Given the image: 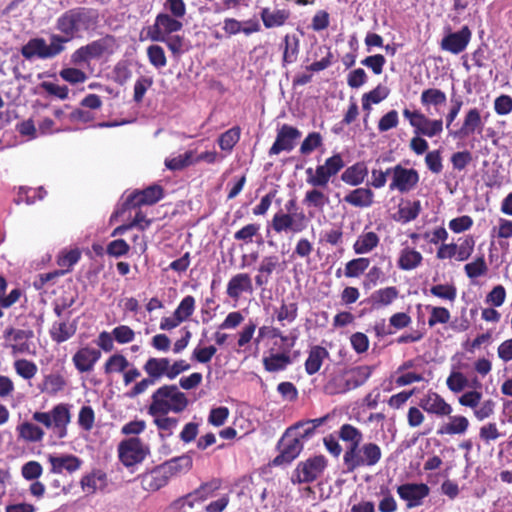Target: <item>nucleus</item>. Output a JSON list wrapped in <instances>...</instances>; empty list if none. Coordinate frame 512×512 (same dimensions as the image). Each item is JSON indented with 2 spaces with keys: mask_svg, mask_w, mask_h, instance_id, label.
<instances>
[{
  "mask_svg": "<svg viewBox=\"0 0 512 512\" xmlns=\"http://www.w3.org/2000/svg\"><path fill=\"white\" fill-rule=\"evenodd\" d=\"M100 13L91 7L78 6L66 10L55 23V28L65 39V43L81 38L84 33H94L99 27Z\"/></svg>",
  "mask_w": 512,
  "mask_h": 512,
  "instance_id": "nucleus-1",
  "label": "nucleus"
},
{
  "mask_svg": "<svg viewBox=\"0 0 512 512\" xmlns=\"http://www.w3.org/2000/svg\"><path fill=\"white\" fill-rule=\"evenodd\" d=\"M188 404V398L179 390L178 386L163 385L152 393L147 413L150 416L168 415L170 412L181 413Z\"/></svg>",
  "mask_w": 512,
  "mask_h": 512,
  "instance_id": "nucleus-2",
  "label": "nucleus"
},
{
  "mask_svg": "<svg viewBox=\"0 0 512 512\" xmlns=\"http://www.w3.org/2000/svg\"><path fill=\"white\" fill-rule=\"evenodd\" d=\"M65 39L60 34H52L48 44L44 38H31L21 47V55L26 60L52 59L62 53L65 49Z\"/></svg>",
  "mask_w": 512,
  "mask_h": 512,
  "instance_id": "nucleus-3",
  "label": "nucleus"
},
{
  "mask_svg": "<svg viewBox=\"0 0 512 512\" xmlns=\"http://www.w3.org/2000/svg\"><path fill=\"white\" fill-rule=\"evenodd\" d=\"M32 419L52 430L57 439H63L68 434L67 427L71 421L70 408L68 404L59 403L48 412H34Z\"/></svg>",
  "mask_w": 512,
  "mask_h": 512,
  "instance_id": "nucleus-4",
  "label": "nucleus"
},
{
  "mask_svg": "<svg viewBox=\"0 0 512 512\" xmlns=\"http://www.w3.org/2000/svg\"><path fill=\"white\" fill-rule=\"evenodd\" d=\"M382 456L380 447L372 442L363 445L348 446L344 455L343 462L347 472H353L359 467L374 466Z\"/></svg>",
  "mask_w": 512,
  "mask_h": 512,
  "instance_id": "nucleus-5",
  "label": "nucleus"
},
{
  "mask_svg": "<svg viewBox=\"0 0 512 512\" xmlns=\"http://www.w3.org/2000/svg\"><path fill=\"white\" fill-rule=\"evenodd\" d=\"M327 466V460L323 455L308 458L298 463L294 470L291 481L295 484L311 483L315 481Z\"/></svg>",
  "mask_w": 512,
  "mask_h": 512,
  "instance_id": "nucleus-6",
  "label": "nucleus"
},
{
  "mask_svg": "<svg viewBox=\"0 0 512 512\" xmlns=\"http://www.w3.org/2000/svg\"><path fill=\"white\" fill-rule=\"evenodd\" d=\"M277 447L279 454L273 459V465H288L298 457L303 449V443L300 437L293 433V429H288L279 440Z\"/></svg>",
  "mask_w": 512,
  "mask_h": 512,
  "instance_id": "nucleus-7",
  "label": "nucleus"
},
{
  "mask_svg": "<svg viewBox=\"0 0 512 512\" xmlns=\"http://www.w3.org/2000/svg\"><path fill=\"white\" fill-rule=\"evenodd\" d=\"M149 448L138 437L123 440L118 446L119 458L126 467L141 463L149 454Z\"/></svg>",
  "mask_w": 512,
  "mask_h": 512,
  "instance_id": "nucleus-8",
  "label": "nucleus"
},
{
  "mask_svg": "<svg viewBox=\"0 0 512 512\" xmlns=\"http://www.w3.org/2000/svg\"><path fill=\"white\" fill-rule=\"evenodd\" d=\"M419 182V173L413 168H405L398 164L391 167L390 191H398L402 194L413 190Z\"/></svg>",
  "mask_w": 512,
  "mask_h": 512,
  "instance_id": "nucleus-9",
  "label": "nucleus"
},
{
  "mask_svg": "<svg viewBox=\"0 0 512 512\" xmlns=\"http://www.w3.org/2000/svg\"><path fill=\"white\" fill-rule=\"evenodd\" d=\"M308 219L304 212L284 213L282 211L274 214L272 228L277 233L293 232L300 233L307 228Z\"/></svg>",
  "mask_w": 512,
  "mask_h": 512,
  "instance_id": "nucleus-10",
  "label": "nucleus"
},
{
  "mask_svg": "<svg viewBox=\"0 0 512 512\" xmlns=\"http://www.w3.org/2000/svg\"><path fill=\"white\" fill-rule=\"evenodd\" d=\"M164 197L162 186L153 184L143 190L133 191L123 203V210L153 205Z\"/></svg>",
  "mask_w": 512,
  "mask_h": 512,
  "instance_id": "nucleus-11",
  "label": "nucleus"
},
{
  "mask_svg": "<svg viewBox=\"0 0 512 512\" xmlns=\"http://www.w3.org/2000/svg\"><path fill=\"white\" fill-rule=\"evenodd\" d=\"M300 137L301 131L298 128L283 124L277 131L276 139L270 147L268 155H278L282 151L291 152Z\"/></svg>",
  "mask_w": 512,
  "mask_h": 512,
  "instance_id": "nucleus-12",
  "label": "nucleus"
},
{
  "mask_svg": "<svg viewBox=\"0 0 512 512\" xmlns=\"http://www.w3.org/2000/svg\"><path fill=\"white\" fill-rule=\"evenodd\" d=\"M167 13H159L154 24L148 30V37L153 40H164V36H168L182 29L183 24Z\"/></svg>",
  "mask_w": 512,
  "mask_h": 512,
  "instance_id": "nucleus-13",
  "label": "nucleus"
},
{
  "mask_svg": "<svg viewBox=\"0 0 512 512\" xmlns=\"http://www.w3.org/2000/svg\"><path fill=\"white\" fill-rule=\"evenodd\" d=\"M429 493L430 488L425 483H405L397 487V494L406 502L408 509L422 505Z\"/></svg>",
  "mask_w": 512,
  "mask_h": 512,
  "instance_id": "nucleus-14",
  "label": "nucleus"
},
{
  "mask_svg": "<svg viewBox=\"0 0 512 512\" xmlns=\"http://www.w3.org/2000/svg\"><path fill=\"white\" fill-rule=\"evenodd\" d=\"M471 37L472 32L469 27L463 26L459 31L446 33L441 40L440 47L444 51L457 55L467 48Z\"/></svg>",
  "mask_w": 512,
  "mask_h": 512,
  "instance_id": "nucleus-15",
  "label": "nucleus"
},
{
  "mask_svg": "<svg viewBox=\"0 0 512 512\" xmlns=\"http://www.w3.org/2000/svg\"><path fill=\"white\" fill-rule=\"evenodd\" d=\"M419 407L429 414L438 417L449 416L452 413V407L442 396L433 391H428L420 400Z\"/></svg>",
  "mask_w": 512,
  "mask_h": 512,
  "instance_id": "nucleus-16",
  "label": "nucleus"
},
{
  "mask_svg": "<svg viewBox=\"0 0 512 512\" xmlns=\"http://www.w3.org/2000/svg\"><path fill=\"white\" fill-rule=\"evenodd\" d=\"M101 350L85 346L80 348L72 357L73 364L78 372L85 373L94 369L101 358Z\"/></svg>",
  "mask_w": 512,
  "mask_h": 512,
  "instance_id": "nucleus-17",
  "label": "nucleus"
},
{
  "mask_svg": "<svg viewBox=\"0 0 512 512\" xmlns=\"http://www.w3.org/2000/svg\"><path fill=\"white\" fill-rule=\"evenodd\" d=\"M483 126L480 111L477 108H472L465 114L461 128L455 132L450 131L449 134L454 138H466L476 132L480 134Z\"/></svg>",
  "mask_w": 512,
  "mask_h": 512,
  "instance_id": "nucleus-18",
  "label": "nucleus"
},
{
  "mask_svg": "<svg viewBox=\"0 0 512 512\" xmlns=\"http://www.w3.org/2000/svg\"><path fill=\"white\" fill-rule=\"evenodd\" d=\"M48 461L51 464V469L47 476L54 474H61L64 470L73 473L80 469L82 460L72 454H63L59 456L49 455Z\"/></svg>",
  "mask_w": 512,
  "mask_h": 512,
  "instance_id": "nucleus-19",
  "label": "nucleus"
},
{
  "mask_svg": "<svg viewBox=\"0 0 512 512\" xmlns=\"http://www.w3.org/2000/svg\"><path fill=\"white\" fill-rule=\"evenodd\" d=\"M80 486L86 495H93L98 491H104L108 486L107 474L101 469H93L82 476Z\"/></svg>",
  "mask_w": 512,
  "mask_h": 512,
  "instance_id": "nucleus-20",
  "label": "nucleus"
},
{
  "mask_svg": "<svg viewBox=\"0 0 512 512\" xmlns=\"http://www.w3.org/2000/svg\"><path fill=\"white\" fill-rule=\"evenodd\" d=\"M71 314L72 311H68L66 318H61V321L53 322L49 329L51 339L57 344L69 340L76 333L77 326L75 321L69 322Z\"/></svg>",
  "mask_w": 512,
  "mask_h": 512,
  "instance_id": "nucleus-21",
  "label": "nucleus"
},
{
  "mask_svg": "<svg viewBox=\"0 0 512 512\" xmlns=\"http://www.w3.org/2000/svg\"><path fill=\"white\" fill-rule=\"evenodd\" d=\"M169 479L167 472L164 471L161 465L140 476L141 486L148 492H155L166 486Z\"/></svg>",
  "mask_w": 512,
  "mask_h": 512,
  "instance_id": "nucleus-22",
  "label": "nucleus"
},
{
  "mask_svg": "<svg viewBox=\"0 0 512 512\" xmlns=\"http://www.w3.org/2000/svg\"><path fill=\"white\" fill-rule=\"evenodd\" d=\"M253 291L252 280L247 273H238L228 281L226 293L233 299L238 300L242 293H251Z\"/></svg>",
  "mask_w": 512,
  "mask_h": 512,
  "instance_id": "nucleus-23",
  "label": "nucleus"
},
{
  "mask_svg": "<svg viewBox=\"0 0 512 512\" xmlns=\"http://www.w3.org/2000/svg\"><path fill=\"white\" fill-rule=\"evenodd\" d=\"M144 372L158 383L163 377L168 378L169 375V358L166 357H150L143 365Z\"/></svg>",
  "mask_w": 512,
  "mask_h": 512,
  "instance_id": "nucleus-24",
  "label": "nucleus"
},
{
  "mask_svg": "<svg viewBox=\"0 0 512 512\" xmlns=\"http://www.w3.org/2000/svg\"><path fill=\"white\" fill-rule=\"evenodd\" d=\"M349 386L345 369H338L331 373L324 384V392L327 395H338L349 392Z\"/></svg>",
  "mask_w": 512,
  "mask_h": 512,
  "instance_id": "nucleus-25",
  "label": "nucleus"
},
{
  "mask_svg": "<svg viewBox=\"0 0 512 512\" xmlns=\"http://www.w3.org/2000/svg\"><path fill=\"white\" fill-rule=\"evenodd\" d=\"M349 390H354L364 385L367 380L371 377L374 366L370 365H358L351 368H344Z\"/></svg>",
  "mask_w": 512,
  "mask_h": 512,
  "instance_id": "nucleus-26",
  "label": "nucleus"
},
{
  "mask_svg": "<svg viewBox=\"0 0 512 512\" xmlns=\"http://www.w3.org/2000/svg\"><path fill=\"white\" fill-rule=\"evenodd\" d=\"M260 17L264 27L271 29L284 26L290 18V11L286 9L271 10L265 7L261 9Z\"/></svg>",
  "mask_w": 512,
  "mask_h": 512,
  "instance_id": "nucleus-27",
  "label": "nucleus"
},
{
  "mask_svg": "<svg viewBox=\"0 0 512 512\" xmlns=\"http://www.w3.org/2000/svg\"><path fill=\"white\" fill-rule=\"evenodd\" d=\"M283 49L282 67H287L297 61L300 52V40L296 35L286 34L281 43Z\"/></svg>",
  "mask_w": 512,
  "mask_h": 512,
  "instance_id": "nucleus-28",
  "label": "nucleus"
},
{
  "mask_svg": "<svg viewBox=\"0 0 512 512\" xmlns=\"http://www.w3.org/2000/svg\"><path fill=\"white\" fill-rule=\"evenodd\" d=\"M327 358H329V352L326 348L319 345L311 347L304 364L305 372L310 376L316 374Z\"/></svg>",
  "mask_w": 512,
  "mask_h": 512,
  "instance_id": "nucleus-29",
  "label": "nucleus"
},
{
  "mask_svg": "<svg viewBox=\"0 0 512 512\" xmlns=\"http://www.w3.org/2000/svg\"><path fill=\"white\" fill-rule=\"evenodd\" d=\"M368 175V168L364 162H357L345 169L341 174V180L351 186H358Z\"/></svg>",
  "mask_w": 512,
  "mask_h": 512,
  "instance_id": "nucleus-30",
  "label": "nucleus"
},
{
  "mask_svg": "<svg viewBox=\"0 0 512 512\" xmlns=\"http://www.w3.org/2000/svg\"><path fill=\"white\" fill-rule=\"evenodd\" d=\"M374 193L370 188H357L345 195L344 202L359 208L370 207L374 202Z\"/></svg>",
  "mask_w": 512,
  "mask_h": 512,
  "instance_id": "nucleus-31",
  "label": "nucleus"
},
{
  "mask_svg": "<svg viewBox=\"0 0 512 512\" xmlns=\"http://www.w3.org/2000/svg\"><path fill=\"white\" fill-rule=\"evenodd\" d=\"M398 295V289L394 286H389L374 291L369 297V302L373 308L379 309L390 305L397 299Z\"/></svg>",
  "mask_w": 512,
  "mask_h": 512,
  "instance_id": "nucleus-32",
  "label": "nucleus"
},
{
  "mask_svg": "<svg viewBox=\"0 0 512 512\" xmlns=\"http://www.w3.org/2000/svg\"><path fill=\"white\" fill-rule=\"evenodd\" d=\"M192 463V457L188 454H183L181 456L174 457L160 465L162 466L164 471L167 472L168 477L171 478L172 476H175L178 473L187 472L188 470H190L192 467Z\"/></svg>",
  "mask_w": 512,
  "mask_h": 512,
  "instance_id": "nucleus-33",
  "label": "nucleus"
},
{
  "mask_svg": "<svg viewBox=\"0 0 512 512\" xmlns=\"http://www.w3.org/2000/svg\"><path fill=\"white\" fill-rule=\"evenodd\" d=\"M469 421L465 416H450L449 422L441 425L438 430V435H455L463 434L467 431Z\"/></svg>",
  "mask_w": 512,
  "mask_h": 512,
  "instance_id": "nucleus-34",
  "label": "nucleus"
},
{
  "mask_svg": "<svg viewBox=\"0 0 512 512\" xmlns=\"http://www.w3.org/2000/svg\"><path fill=\"white\" fill-rule=\"evenodd\" d=\"M379 241V236L375 232H363L353 244V250L358 255L367 254L378 246Z\"/></svg>",
  "mask_w": 512,
  "mask_h": 512,
  "instance_id": "nucleus-35",
  "label": "nucleus"
},
{
  "mask_svg": "<svg viewBox=\"0 0 512 512\" xmlns=\"http://www.w3.org/2000/svg\"><path fill=\"white\" fill-rule=\"evenodd\" d=\"M291 363L292 359L288 353H272L263 358V366L268 372L284 371Z\"/></svg>",
  "mask_w": 512,
  "mask_h": 512,
  "instance_id": "nucleus-36",
  "label": "nucleus"
},
{
  "mask_svg": "<svg viewBox=\"0 0 512 512\" xmlns=\"http://www.w3.org/2000/svg\"><path fill=\"white\" fill-rule=\"evenodd\" d=\"M16 430L19 438L30 443L42 441L45 435L42 428L28 421L19 424Z\"/></svg>",
  "mask_w": 512,
  "mask_h": 512,
  "instance_id": "nucleus-37",
  "label": "nucleus"
},
{
  "mask_svg": "<svg viewBox=\"0 0 512 512\" xmlns=\"http://www.w3.org/2000/svg\"><path fill=\"white\" fill-rule=\"evenodd\" d=\"M421 211V203L419 200L406 201L399 205L397 217L395 219L403 224L415 220Z\"/></svg>",
  "mask_w": 512,
  "mask_h": 512,
  "instance_id": "nucleus-38",
  "label": "nucleus"
},
{
  "mask_svg": "<svg viewBox=\"0 0 512 512\" xmlns=\"http://www.w3.org/2000/svg\"><path fill=\"white\" fill-rule=\"evenodd\" d=\"M422 260L423 257L420 252L406 247L400 252L398 267L405 271L413 270L421 264Z\"/></svg>",
  "mask_w": 512,
  "mask_h": 512,
  "instance_id": "nucleus-39",
  "label": "nucleus"
},
{
  "mask_svg": "<svg viewBox=\"0 0 512 512\" xmlns=\"http://www.w3.org/2000/svg\"><path fill=\"white\" fill-rule=\"evenodd\" d=\"M114 42L115 39L112 35H106L85 45L90 59L102 57L113 46Z\"/></svg>",
  "mask_w": 512,
  "mask_h": 512,
  "instance_id": "nucleus-40",
  "label": "nucleus"
},
{
  "mask_svg": "<svg viewBox=\"0 0 512 512\" xmlns=\"http://www.w3.org/2000/svg\"><path fill=\"white\" fill-rule=\"evenodd\" d=\"M446 94L437 88H428L422 91L420 102L429 111L431 106L437 107L446 103Z\"/></svg>",
  "mask_w": 512,
  "mask_h": 512,
  "instance_id": "nucleus-41",
  "label": "nucleus"
},
{
  "mask_svg": "<svg viewBox=\"0 0 512 512\" xmlns=\"http://www.w3.org/2000/svg\"><path fill=\"white\" fill-rule=\"evenodd\" d=\"M66 381L60 374H48L44 377L38 388L41 392L55 395L64 389Z\"/></svg>",
  "mask_w": 512,
  "mask_h": 512,
  "instance_id": "nucleus-42",
  "label": "nucleus"
},
{
  "mask_svg": "<svg viewBox=\"0 0 512 512\" xmlns=\"http://www.w3.org/2000/svg\"><path fill=\"white\" fill-rule=\"evenodd\" d=\"M369 265V258L360 257L352 259L346 263L344 275L348 278H357L369 268Z\"/></svg>",
  "mask_w": 512,
  "mask_h": 512,
  "instance_id": "nucleus-43",
  "label": "nucleus"
},
{
  "mask_svg": "<svg viewBox=\"0 0 512 512\" xmlns=\"http://www.w3.org/2000/svg\"><path fill=\"white\" fill-rule=\"evenodd\" d=\"M47 192L43 187L31 188V187H20L18 192L17 203L24 202L28 205L34 204L37 200H42L46 196Z\"/></svg>",
  "mask_w": 512,
  "mask_h": 512,
  "instance_id": "nucleus-44",
  "label": "nucleus"
},
{
  "mask_svg": "<svg viewBox=\"0 0 512 512\" xmlns=\"http://www.w3.org/2000/svg\"><path fill=\"white\" fill-rule=\"evenodd\" d=\"M276 319L285 326V322L293 323L298 316V305L295 302L286 304L284 301L281 306L275 311Z\"/></svg>",
  "mask_w": 512,
  "mask_h": 512,
  "instance_id": "nucleus-45",
  "label": "nucleus"
},
{
  "mask_svg": "<svg viewBox=\"0 0 512 512\" xmlns=\"http://www.w3.org/2000/svg\"><path fill=\"white\" fill-rule=\"evenodd\" d=\"M339 438L349 443V446L361 444L363 435L361 431L351 424H343L339 430Z\"/></svg>",
  "mask_w": 512,
  "mask_h": 512,
  "instance_id": "nucleus-46",
  "label": "nucleus"
},
{
  "mask_svg": "<svg viewBox=\"0 0 512 512\" xmlns=\"http://www.w3.org/2000/svg\"><path fill=\"white\" fill-rule=\"evenodd\" d=\"M240 139V128L232 127L222 133L218 138V144L223 151L230 152Z\"/></svg>",
  "mask_w": 512,
  "mask_h": 512,
  "instance_id": "nucleus-47",
  "label": "nucleus"
},
{
  "mask_svg": "<svg viewBox=\"0 0 512 512\" xmlns=\"http://www.w3.org/2000/svg\"><path fill=\"white\" fill-rule=\"evenodd\" d=\"M303 203L308 207L323 209L329 203V198L322 191L311 189L306 192Z\"/></svg>",
  "mask_w": 512,
  "mask_h": 512,
  "instance_id": "nucleus-48",
  "label": "nucleus"
},
{
  "mask_svg": "<svg viewBox=\"0 0 512 512\" xmlns=\"http://www.w3.org/2000/svg\"><path fill=\"white\" fill-rule=\"evenodd\" d=\"M129 365L130 363L128 362L125 356L116 353L110 356L106 363L104 364V372L106 374H111L114 372H124Z\"/></svg>",
  "mask_w": 512,
  "mask_h": 512,
  "instance_id": "nucleus-49",
  "label": "nucleus"
},
{
  "mask_svg": "<svg viewBox=\"0 0 512 512\" xmlns=\"http://www.w3.org/2000/svg\"><path fill=\"white\" fill-rule=\"evenodd\" d=\"M77 295H62L55 299L52 303L53 311L58 318H66L68 309H70L76 302Z\"/></svg>",
  "mask_w": 512,
  "mask_h": 512,
  "instance_id": "nucleus-50",
  "label": "nucleus"
},
{
  "mask_svg": "<svg viewBox=\"0 0 512 512\" xmlns=\"http://www.w3.org/2000/svg\"><path fill=\"white\" fill-rule=\"evenodd\" d=\"M14 369L16 373L25 380L32 379L38 371L37 365L27 359L16 360L14 362Z\"/></svg>",
  "mask_w": 512,
  "mask_h": 512,
  "instance_id": "nucleus-51",
  "label": "nucleus"
},
{
  "mask_svg": "<svg viewBox=\"0 0 512 512\" xmlns=\"http://www.w3.org/2000/svg\"><path fill=\"white\" fill-rule=\"evenodd\" d=\"M322 145L323 138L321 134L319 132H311L303 140L299 151L303 155H309Z\"/></svg>",
  "mask_w": 512,
  "mask_h": 512,
  "instance_id": "nucleus-52",
  "label": "nucleus"
},
{
  "mask_svg": "<svg viewBox=\"0 0 512 512\" xmlns=\"http://www.w3.org/2000/svg\"><path fill=\"white\" fill-rule=\"evenodd\" d=\"M194 310L195 299L193 296L187 295L181 300L174 313L183 322L193 314Z\"/></svg>",
  "mask_w": 512,
  "mask_h": 512,
  "instance_id": "nucleus-53",
  "label": "nucleus"
},
{
  "mask_svg": "<svg viewBox=\"0 0 512 512\" xmlns=\"http://www.w3.org/2000/svg\"><path fill=\"white\" fill-rule=\"evenodd\" d=\"M426 309L431 312L428 319V325L434 327L436 324H445L450 320V312L445 307H434L427 305Z\"/></svg>",
  "mask_w": 512,
  "mask_h": 512,
  "instance_id": "nucleus-54",
  "label": "nucleus"
},
{
  "mask_svg": "<svg viewBox=\"0 0 512 512\" xmlns=\"http://www.w3.org/2000/svg\"><path fill=\"white\" fill-rule=\"evenodd\" d=\"M446 385L452 392L459 393L468 386V380L462 372L452 371L446 380Z\"/></svg>",
  "mask_w": 512,
  "mask_h": 512,
  "instance_id": "nucleus-55",
  "label": "nucleus"
},
{
  "mask_svg": "<svg viewBox=\"0 0 512 512\" xmlns=\"http://www.w3.org/2000/svg\"><path fill=\"white\" fill-rule=\"evenodd\" d=\"M194 164L193 153L191 151L185 152L178 157L166 159L165 166L172 171L181 170L189 165Z\"/></svg>",
  "mask_w": 512,
  "mask_h": 512,
  "instance_id": "nucleus-56",
  "label": "nucleus"
},
{
  "mask_svg": "<svg viewBox=\"0 0 512 512\" xmlns=\"http://www.w3.org/2000/svg\"><path fill=\"white\" fill-rule=\"evenodd\" d=\"M43 473L42 465L35 460L24 463L21 467V475L27 481L37 480Z\"/></svg>",
  "mask_w": 512,
  "mask_h": 512,
  "instance_id": "nucleus-57",
  "label": "nucleus"
},
{
  "mask_svg": "<svg viewBox=\"0 0 512 512\" xmlns=\"http://www.w3.org/2000/svg\"><path fill=\"white\" fill-rule=\"evenodd\" d=\"M260 225L257 223H250L242 227L234 233V239L243 241L245 244L251 243L253 238L259 235Z\"/></svg>",
  "mask_w": 512,
  "mask_h": 512,
  "instance_id": "nucleus-58",
  "label": "nucleus"
},
{
  "mask_svg": "<svg viewBox=\"0 0 512 512\" xmlns=\"http://www.w3.org/2000/svg\"><path fill=\"white\" fill-rule=\"evenodd\" d=\"M147 56L155 68H163L167 64L164 49L159 45H151L147 48Z\"/></svg>",
  "mask_w": 512,
  "mask_h": 512,
  "instance_id": "nucleus-59",
  "label": "nucleus"
},
{
  "mask_svg": "<svg viewBox=\"0 0 512 512\" xmlns=\"http://www.w3.org/2000/svg\"><path fill=\"white\" fill-rule=\"evenodd\" d=\"M466 275L471 278H477L487 273L488 267L483 256L478 257L475 261L467 263L464 267Z\"/></svg>",
  "mask_w": 512,
  "mask_h": 512,
  "instance_id": "nucleus-60",
  "label": "nucleus"
},
{
  "mask_svg": "<svg viewBox=\"0 0 512 512\" xmlns=\"http://www.w3.org/2000/svg\"><path fill=\"white\" fill-rule=\"evenodd\" d=\"M153 422L160 431L167 432L166 436H171L174 429L178 425V419L175 417H169L167 415H156L152 416Z\"/></svg>",
  "mask_w": 512,
  "mask_h": 512,
  "instance_id": "nucleus-61",
  "label": "nucleus"
},
{
  "mask_svg": "<svg viewBox=\"0 0 512 512\" xmlns=\"http://www.w3.org/2000/svg\"><path fill=\"white\" fill-rule=\"evenodd\" d=\"M95 421V413L91 406H82L78 414V424L85 430L90 431Z\"/></svg>",
  "mask_w": 512,
  "mask_h": 512,
  "instance_id": "nucleus-62",
  "label": "nucleus"
},
{
  "mask_svg": "<svg viewBox=\"0 0 512 512\" xmlns=\"http://www.w3.org/2000/svg\"><path fill=\"white\" fill-rule=\"evenodd\" d=\"M385 280V274L382 269L378 266H373L369 269V271L365 275V279L363 281V287L366 290L375 287L379 282H383Z\"/></svg>",
  "mask_w": 512,
  "mask_h": 512,
  "instance_id": "nucleus-63",
  "label": "nucleus"
},
{
  "mask_svg": "<svg viewBox=\"0 0 512 512\" xmlns=\"http://www.w3.org/2000/svg\"><path fill=\"white\" fill-rule=\"evenodd\" d=\"M494 110L497 115L504 116L512 112V97L502 94L494 100Z\"/></svg>",
  "mask_w": 512,
  "mask_h": 512,
  "instance_id": "nucleus-64",
  "label": "nucleus"
}]
</instances>
